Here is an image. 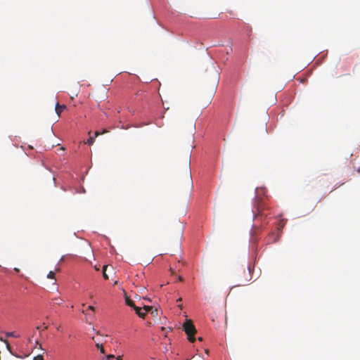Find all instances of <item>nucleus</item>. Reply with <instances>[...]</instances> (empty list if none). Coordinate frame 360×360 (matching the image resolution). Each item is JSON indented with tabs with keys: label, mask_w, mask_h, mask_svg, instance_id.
Listing matches in <instances>:
<instances>
[{
	"label": "nucleus",
	"mask_w": 360,
	"mask_h": 360,
	"mask_svg": "<svg viewBox=\"0 0 360 360\" xmlns=\"http://www.w3.org/2000/svg\"><path fill=\"white\" fill-rule=\"evenodd\" d=\"M179 307L181 308L182 307V305L181 304H179L178 305Z\"/></svg>",
	"instance_id": "obj_31"
},
{
	"label": "nucleus",
	"mask_w": 360,
	"mask_h": 360,
	"mask_svg": "<svg viewBox=\"0 0 360 360\" xmlns=\"http://www.w3.org/2000/svg\"><path fill=\"white\" fill-rule=\"evenodd\" d=\"M53 304L60 305L63 303V300L60 297H55L52 299Z\"/></svg>",
	"instance_id": "obj_5"
},
{
	"label": "nucleus",
	"mask_w": 360,
	"mask_h": 360,
	"mask_svg": "<svg viewBox=\"0 0 360 360\" xmlns=\"http://www.w3.org/2000/svg\"><path fill=\"white\" fill-rule=\"evenodd\" d=\"M66 109V105H60L58 103L56 104L55 110L58 116L59 117L61 114V112Z\"/></svg>",
	"instance_id": "obj_3"
},
{
	"label": "nucleus",
	"mask_w": 360,
	"mask_h": 360,
	"mask_svg": "<svg viewBox=\"0 0 360 360\" xmlns=\"http://www.w3.org/2000/svg\"><path fill=\"white\" fill-rule=\"evenodd\" d=\"M96 347L100 349V352L102 353V354H105V349L103 348V346L102 344H99L98 342H96Z\"/></svg>",
	"instance_id": "obj_9"
},
{
	"label": "nucleus",
	"mask_w": 360,
	"mask_h": 360,
	"mask_svg": "<svg viewBox=\"0 0 360 360\" xmlns=\"http://www.w3.org/2000/svg\"><path fill=\"white\" fill-rule=\"evenodd\" d=\"M181 300H181V297H179V298L177 300V302H179V303H181Z\"/></svg>",
	"instance_id": "obj_23"
},
{
	"label": "nucleus",
	"mask_w": 360,
	"mask_h": 360,
	"mask_svg": "<svg viewBox=\"0 0 360 360\" xmlns=\"http://www.w3.org/2000/svg\"><path fill=\"white\" fill-rule=\"evenodd\" d=\"M6 336L7 338H9V337L18 338V337H19V335H15L13 332H8V333H6Z\"/></svg>",
	"instance_id": "obj_10"
},
{
	"label": "nucleus",
	"mask_w": 360,
	"mask_h": 360,
	"mask_svg": "<svg viewBox=\"0 0 360 360\" xmlns=\"http://www.w3.org/2000/svg\"><path fill=\"white\" fill-rule=\"evenodd\" d=\"M101 133L98 132V131H96L95 134H94V137H92V136H90L87 141H86V143L89 146L92 145L94 143V139L96 137H97L98 135H100Z\"/></svg>",
	"instance_id": "obj_4"
},
{
	"label": "nucleus",
	"mask_w": 360,
	"mask_h": 360,
	"mask_svg": "<svg viewBox=\"0 0 360 360\" xmlns=\"http://www.w3.org/2000/svg\"><path fill=\"white\" fill-rule=\"evenodd\" d=\"M88 309H90V310H92V311H94V309H95V308L93 306H89L88 307Z\"/></svg>",
	"instance_id": "obj_20"
},
{
	"label": "nucleus",
	"mask_w": 360,
	"mask_h": 360,
	"mask_svg": "<svg viewBox=\"0 0 360 360\" xmlns=\"http://www.w3.org/2000/svg\"><path fill=\"white\" fill-rule=\"evenodd\" d=\"M189 179H190L191 183L192 184V180H191V173H189Z\"/></svg>",
	"instance_id": "obj_22"
},
{
	"label": "nucleus",
	"mask_w": 360,
	"mask_h": 360,
	"mask_svg": "<svg viewBox=\"0 0 360 360\" xmlns=\"http://www.w3.org/2000/svg\"><path fill=\"white\" fill-rule=\"evenodd\" d=\"M114 357L113 354H108L106 356V360H113Z\"/></svg>",
	"instance_id": "obj_15"
},
{
	"label": "nucleus",
	"mask_w": 360,
	"mask_h": 360,
	"mask_svg": "<svg viewBox=\"0 0 360 360\" xmlns=\"http://www.w3.org/2000/svg\"><path fill=\"white\" fill-rule=\"evenodd\" d=\"M356 172L360 174V167L357 169Z\"/></svg>",
	"instance_id": "obj_26"
},
{
	"label": "nucleus",
	"mask_w": 360,
	"mask_h": 360,
	"mask_svg": "<svg viewBox=\"0 0 360 360\" xmlns=\"http://www.w3.org/2000/svg\"><path fill=\"white\" fill-rule=\"evenodd\" d=\"M60 326H58L56 328L57 330H60Z\"/></svg>",
	"instance_id": "obj_27"
},
{
	"label": "nucleus",
	"mask_w": 360,
	"mask_h": 360,
	"mask_svg": "<svg viewBox=\"0 0 360 360\" xmlns=\"http://www.w3.org/2000/svg\"><path fill=\"white\" fill-rule=\"evenodd\" d=\"M267 191L265 188H256V195L255 198V219L256 221L261 220L262 221V217H266V214L264 213V210L266 209V205L264 202V198H267Z\"/></svg>",
	"instance_id": "obj_1"
},
{
	"label": "nucleus",
	"mask_w": 360,
	"mask_h": 360,
	"mask_svg": "<svg viewBox=\"0 0 360 360\" xmlns=\"http://www.w3.org/2000/svg\"><path fill=\"white\" fill-rule=\"evenodd\" d=\"M155 312H156V313L158 312L157 309H155V311H152V312H151V313H152V314H155Z\"/></svg>",
	"instance_id": "obj_24"
},
{
	"label": "nucleus",
	"mask_w": 360,
	"mask_h": 360,
	"mask_svg": "<svg viewBox=\"0 0 360 360\" xmlns=\"http://www.w3.org/2000/svg\"><path fill=\"white\" fill-rule=\"evenodd\" d=\"M15 271H19V269H17V268H15Z\"/></svg>",
	"instance_id": "obj_30"
},
{
	"label": "nucleus",
	"mask_w": 360,
	"mask_h": 360,
	"mask_svg": "<svg viewBox=\"0 0 360 360\" xmlns=\"http://www.w3.org/2000/svg\"><path fill=\"white\" fill-rule=\"evenodd\" d=\"M183 326L185 333L188 335V340L191 342H194L195 340L194 335L196 333V329L194 325L193 324L191 320H186V322L184 323Z\"/></svg>",
	"instance_id": "obj_2"
},
{
	"label": "nucleus",
	"mask_w": 360,
	"mask_h": 360,
	"mask_svg": "<svg viewBox=\"0 0 360 360\" xmlns=\"http://www.w3.org/2000/svg\"><path fill=\"white\" fill-rule=\"evenodd\" d=\"M122 356H123L122 355H119V356H117L116 359H117V360H122Z\"/></svg>",
	"instance_id": "obj_19"
},
{
	"label": "nucleus",
	"mask_w": 360,
	"mask_h": 360,
	"mask_svg": "<svg viewBox=\"0 0 360 360\" xmlns=\"http://www.w3.org/2000/svg\"><path fill=\"white\" fill-rule=\"evenodd\" d=\"M47 328H48V326H46V325L45 324V323H43V328H42V330H46Z\"/></svg>",
	"instance_id": "obj_18"
},
{
	"label": "nucleus",
	"mask_w": 360,
	"mask_h": 360,
	"mask_svg": "<svg viewBox=\"0 0 360 360\" xmlns=\"http://www.w3.org/2000/svg\"><path fill=\"white\" fill-rule=\"evenodd\" d=\"M257 231V228L256 226H255L253 230H252V234H254V233L256 234Z\"/></svg>",
	"instance_id": "obj_17"
},
{
	"label": "nucleus",
	"mask_w": 360,
	"mask_h": 360,
	"mask_svg": "<svg viewBox=\"0 0 360 360\" xmlns=\"http://www.w3.org/2000/svg\"><path fill=\"white\" fill-rule=\"evenodd\" d=\"M143 309L144 310L146 311V312H148V311H150V310L153 309V307H150V306H144L143 307Z\"/></svg>",
	"instance_id": "obj_14"
},
{
	"label": "nucleus",
	"mask_w": 360,
	"mask_h": 360,
	"mask_svg": "<svg viewBox=\"0 0 360 360\" xmlns=\"http://www.w3.org/2000/svg\"><path fill=\"white\" fill-rule=\"evenodd\" d=\"M134 310L136 311V313L139 315V314L141 311V308L139 307H136L135 305V307H133Z\"/></svg>",
	"instance_id": "obj_13"
},
{
	"label": "nucleus",
	"mask_w": 360,
	"mask_h": 360,
	"mask_svg": "<svg viewBox=\"0 0 360 360\" xmlns=\"http://www.w3.org/2000/svg\"><path fill=\"white\" fill-rule=\"evenodd\" d=\"M107 268H108V266H106V265H104L103 267V278L105 280H108L109 279V277H108V276L106 274Z\"/></svg>",
	"instance_id": "obj_7"
},
{
	"label": "nucleus",
	"mask_w": 360,
	"mask_h": 360,
	"mask_svg": "<svg viewBox=\"0 0 360 360\" xmlns=\"http://www.w3.org/2000/svg\"><path fill=\"white\" fill-rule=\"evenodd\" d=\"M42 328H43V326H37V330H42Z\"/></svg>",
	"instance_id": "obj_21"
},
{
	"label": "nucleus",
	"mask_w": 360,
	"mask_h": 360,
	"mask_svg": "<svg viewBox=\"0 0 360 360\" xmlns=\"http://www.w3.org/2000/svg\"><path fill=\"white\" fill-rule=\"evenodd\" d=\"M125 302H126V304H127L128 306H129V307H135L134 302L131 300H130L128 297H126V298H125Z\"/></svg>",
	"instance_id": "obj_6"
},
{
	"label": "nucleus",
	"mask_w": 360,
	"mask_h": 360,
	"mask_svg": "<svg viewBox=\"0 0 360 360\" xmlns=\"http://www.w3.org/2000/svg\"><path fill=\"white\" fill-rule=\"evenodd\" d=\"M33 360H44V358L41 354H39V355L34 356Z\"/></svg>",
	"instance_id": "obj_12"
},
{
	"label": "nucleus",
	"mask_w": 360,
	"mask_h": 360,
	"mask_svg": "<svg viewBox=\"0 0 360 360\" xmlns=\"http://www.w3.org/2000/svg\"><path fill=\"white\" fill-rule=\"evenodd\" d=\"M179 281H182V278H181V276H179Z\"/></svg>",
	"instance_id": "obj_28"
},
{
	"label": "nucleus",
	"mask_w": 360,
	"mask_h": 360,
	"mask_svg": "<svg viewBox=\"0 0 360 360\" xmlns=\"http://www.w3.org/2000/svg\"><path fill=\"white\" fill-rule=\"evenodd\" d=\"M4 342L6 343V348H7V349L10 352V353H11L12 355H14V356H17V357L20 358V356H17V355L14 354L12 352V351H11V346H10V345H9L8 342L7 340H4Z\"/></svg>",
	"instance_id": "obj_8"
},
{
	"label": "nucleus",
	"mask_w": 360,
	"mask_h": 360,
	"mask_svg": "<svg viewBox=\"0 0 360 360\" xmlns=\"http://www.w3.org/2000/svg\"><path fill=\"white\" fill-rule=\"evenodd\" d=\"M155 312H156V313L158 312L157 309H155V311H152V312H151V313H152V314H155Z\"/></svg>",
	"instance_id": "obj_25"
},
{
	"label": "nucleus",
	"mask_w": 360,
	"mask_h": 360,
	"mask_svg": "<svg viewBox=\"0 0 360 360\" xmlns=\"http://www.w3.org/2000/svg\"><path fill=\"white\" fill-rule=\"evenodd\" d=\"M47 278L54 279L55 278V273L52 271H49V273L47 275Z\"/></svg>",
	"instance_id": "obj_11"
},
{
	"label": "nucleus",
	"mask_w": 360,
	"mask_h": 360,
	"mask_svg": "<svg viewBox=\"0 0 360 360\" xmlns=\"http://www.w3.org/2000/svg\"><path fill=\"white\" fill-rule=\"evenodd\" d=\"M277 240H278V238H276V239H274V240L273 242H274V243H275V242H276V241H277Z\"/></svg>",
	"instance_id": "obj_29"
},
{
	"label": "nucleus",
	"mask_w": 360,
	"mask_h": 360,
	"mask_svg": "<svg viewBox=\"0 0 360 360\" xmlns=\"http://www.w3.org/2000/svg\"><path fill=\"white\" fill-rule=\"evenodd\" d=\"M146 312H142L141 311L139 314V316L141 317V318H144L145 315H146Z\"/></svg>",
	"instance_id": "obj_16"
}]
</instances>
